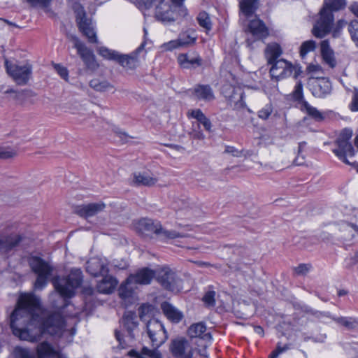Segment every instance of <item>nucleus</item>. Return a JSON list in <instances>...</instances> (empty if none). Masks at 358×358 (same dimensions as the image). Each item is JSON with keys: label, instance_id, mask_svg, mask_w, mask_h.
Here are the masks:
<instances>
[{"label": "nucleus", "instance_id": "0eeeda50", "mask_svg": "<svg viewBox=\"0 0 358 358\" xmlns=\"http://www.w3.org/2000/svg\"><path fill=\"white\" fill-rule=\"evenodd\" d=\"M352 136V129H343L335 141V145L337 148L332 150L335 155L345 164H350L347 156L353 157L355 155V149L350 141Z\"/></svg>", "mask_w": 358, "mask_h": 358}, {"label": "nucleus", "instance_id": "cd10ccee", "mask_svg": "<svg viewBox=\"0 0 358 358\" xmlns=\"http://www.w3.org/2000/svg\"><path fill=\"white\" fill-rule=\"evenodd\" d=\"M162 310L166 317L173 322L178 323L182 318V313L168 302L161 305Z\"/></svg>", "mask_w": 358, "mask_h": 358}, {"label": "nucleus", "instance_id": "774afa93", "mask_svg": "<svg viewBox=\"0 0 358 358\" xmlns=\"http://www.w3.org/2000/svg\"><path fill=\"white\" fill-rule=\"evenodd\" d=\"M294 164L297 166H301V165H303L304 164V161H303V158H302L301 159H299V157H296L295 159H294Z\"/></svg>", "mask_w": 358, "mask_h": 358}, {"label": "nucleus", "instance_id": "393cba45", "mask_svg": "<svg viewBox=\"0 0 358 358\" xmlns=\"http://www.w3.org/2000/svg\"><path fill=\"white\" fill-rule=\"evenodd\" d=\"M178 61L180 66L185 69L195 68L202 64V59L197 54H194V55L180 54Z\"/></svg>", "mask_w": 358, "mask_h": 358}, {"label": "nucleus", "instance_id": "37998d69", "mask_svg": "<svg viewBox=\"0 0 358 358\" xmlns=\"http://www.w3.org/2000/svg\"><path fill=\"white\" fill-rule=\"evenodd\" d=\"M273 111V107L271 103L266 104L262 108H261L258 113V117L266 120L269 118Z\"/></svg>", "mask_w": 358, "mask_h": 358}, {"label": "nucleus", "instance_id": "b1692460", "mask_svg": "<svg viewBox=\"0 0 358 358\" xmlns=\"http://www.w3.org/2000/svg\"><path fill=\"white\" fill-rule=\"evenodd\" d=\"M300 104L301 110L316 122H322L327 116V112L320 111L317 108L312 106L305 100H303Z\"/></svg>", "mask_w": 358, "mask_h": 358}, {"label": "nucleus", "instance_id": "c03bdc74", "mask_svg": "<svg viewBox=\"0 0 358 358\" xmlns=\"http://www.w3.org/2000/svg\"><path fill=\"white\" fill-rule=\"evenodd\" d=\"M348 31L350 34L351 38L358 47V21H352L348 26Z\"/></svg>", "mask_w": 358, "mask_h": 358}, {"label": "nucleus", "instance_id": "dca6fc26", "mask_svg": "<svg viewBox=\"0 0 358 358\" xmlns=\"http://www.w3.org/2000/svg\"><path fill=\"white\" fill-rule=\"evenodd\" d=\"M21 241V236L17 234H0V255L8 257Z\"/></svg>", "mask_w": 358, "mask_h": 358}, {"label": "nucleus", "instance_id": "f257e3e1", "mask_svg": "<svg viewBox=\"0 0 358 358\" xmlns=\"http://www.w3.org/2000/svg\"><path fill=\"white\" fill-rule=\"evenodd\" d=\"M39 299L33 294H22L10 318L13 333L21 340L36 341L45 333L60 335L64 327L60 313H54L45 319L39 315Z\"/></svg>", "mask_w": 358, "mask_h": 358}, {"label": "nucleus", "instance_id": "58836bf2", "mask_svg": "<svg viewBox=\"0 0 358 358\" xmlns=\"http://www.w3.org/2000/svg\"><path fill=\"white\" fill-rule=\"evenodd\" d=\"M199 24L206 29V31H210L212 28V22L209 15L205 12H200L196 17Z\"/></svg>", "mask_w": 358, "mask_h": 358}, {"label": "nucleus", "instance_id": "e433bc0d", "mask_svg": "<svg viewBox=\"0 0 358 358\" xmlns=\"http://www.w3.org/2000/svg\"><path fill=\"white\" fill-rule=\"evenodd\" d=\"M90 86L97 92H106L113 88V86L107 80H100L99 79L90 80Z\"/></svg>", "mask_w": 358, "mask_h": 358}, {"label": "nucleus", "instance_id": "5701e85b", "mask_svg": "<svg viewBox=\"0 0 358 358\" xmlns=\"http://www.w3.org/2000/svg\"><path fill=\"white\" fill-rule=\"evenodd\" d=\"M157 179L149 171L136 172L133 174L132 184L136 186H152Z\"/></svg>", "mask_w": 358, "mask_h": 358}, {"label": "nucleus", "instance_id": "603ef678", "mask_svg": "<svg viewBox=\"0 0 358 358\" xmlns=\"http://www.w3.org/2000/svg\"><path fill=\"white\" fill-rule=\"evenodd\" d=\"M16 152L11 149L0 148V159H7L15 157Z\"/></svg>", "mask_w": 358, "mask_h": 358}, {"label": "nucleus", "instance_id": "680f3d73", "mask_svg": "<svg viewBox=\"0 0 358 358\" xmlns=\"http://www.w3.org/2000/svg\"><path fill=\"white\" fill-rule=\"evenodd\" d=\"M352 13L358 17V2L352 3L350 7Z\"/></svg>", "mask_w": 358, "mask_h": 358}, {"label": "nucleus", "instance_id": "e2e57ef3", "mask_svg": "<svg viewBox=\"0 0 358 358\" xmlns=\"http://www.w3.org/2000/svg\"><path fill=\"white\" fill-rule=\"evenodd\" d=\"M307 69L309 72H317L320 70V66L315 64H310L307 67Z\"/></svg>", "mask_w": 358, "mask_h": 358}, {"label": "nucleus", "instance_id": "bf43d9fd", "mask_svg": "<svg viewBox=\"0 0 358 358\" xmlns=\"http://www.w3.org/2000/svg\"><path fill=\"white\" fill-rule=\"evenodd\" d=\"M224 152L232 155L234 157H238L241 156V152L233 146H226Z\"/></svg>", "mask_w": 358, "mask_h": 358}, {"label": "nucleus", "instance_id": "f03ea898", "mask_svg": "<svg viewBox=\"0 0 358 358\" xmlns=\"http://www.w3.org/2000/svg\"><path fill=\"white\" fill-rule=\"evenodd\" d=\"M345 6L346 0H324L319 17L313 27V34L322 38L329 34L334 21L333 12L342 10Z\"/></svg>", "mask_w": 358, "mask_h": 358}, {"label": "nucleus", "instance_id": "1a4fd4ad", "mask_svg": "<svg viewBox=\"0 0 358 358\" xmlns=\"http://www.w3.org/2000/svg\"><path fill=\"white\" fill-rule=\"evenodd\" d=\"M270 75L272 79L279 81L285 79L292 75L295 79L301 74V67L298 65H294L291 62L284 59H280L275 61L273 64H271Z\"/></svg>", "mask_w": 358, "mask_h": 358}, {"label": "nucleus", "instance_id": "a211bd4d", "mask_svg": "<svg viewBox=\"0 0 358 358\" xmlns=\"http://www.w3.org/2000/svg\"><path fill=\"white\" fill-rule=\"evenodd\" d=\"M87 271L93 276H103L108 274L109 270L106 259L93 257L87 262Z\"/></svg>", "mask_w": 358, "mask_h": 358}, {"label": "nucleus", "instance_id": "4be33fe9", "mask_svg": "<svg viewBox=\"0 0 358 358\" xmlns=\"http://www.w3.org/2000/svg\"><path fill=\"white\" fill-rule=\"evenodd\" d=\"M313 96L323 98L331 92V83L326 78L317 79L312 85Z\"/></svg>", "mask_w": 358, "mask_h": 358}, {"label": "nucleus", "instance_id": "c9c22d12", "mask_svg": "<svg viewBox=\"0 0 358 358\" xmlns=\"http://www.w3.org/2000/svg\"><path fill=\"white\" fill-rule=\"evenodd\" d=\"M338 324L344 327L348 330L354 329L358 327L356 319L349 317H331Z\"/></svg>", "mask_w": 358, "mask_h": 358}, {"label": "nucleus", "instance_id": "79ce46f5", "mask_svg": "<svg viewBox=\"0 0 358 358\" xmlns=\"http://www.w3.org/2000/svg\"><path fill=\"white\" fill-rule=\"evenodd\" d=\"M14 356L15 358H36L34 353L28 349L21 347H16L14 350Z\"/></svg>", "mask_w": 358, "mask_h": 358}, {"label": "nucleus", "instance_id": "20e7f679", "mask_svg": "<svg viewBox=\"0 0 358 358\" xmlns=\"http://www.w3.org/2000/svg\"><path fill=\"white\" fill-rule=\"evenodd\" d=\"M136 228L142 234L150 236L155 234L162 241L186 237L185 234L175 230L165 229L160 222L148 218L141 219L137 223Z\"/></svg>", "mask_w": 358, "mask_h": 358}, {"label": "nucleus", "instance_id": "a18cd8bd", "mask_svg": "<svg viewBox=\"0 0 358 358\" xmlns=\"http://www.w3.org/2000/svg\"><path fill=\"white\" fill-rule=\"evenodd\" d=\"M134 319L135 314L131 312L127 313L123 316L122 320L124 324L128 329L131 330L132 328H134L137 326V323L134 321Z\"/></svg>", "mask_w": 358, "mask_h": 358}, {"label": "nucleus", "instance_id": "7ed1b4c3", "mask_svg": "<svg viewBox=\"0 0 358 358\" xmlns=\"http://www.w3.org/2000/svg\"><path fill=\"white\" fill-rule=\"evenodd\" d=\"M83 282V273L79 268H72L65 278L57 277L53 284L56 290L63 298H71L75 294V290Z\"/></svg>", "mask_w": 358, "mask_h": 358}, {"label": "nucleus", "instance_id": "13d9d810", "mask_svg": "<svg viewBox=\"0 0 358 358\" xmlns=\"http://www.w3.org/2000/svg\"><path fill=\"white\" fill-rule=\"evenodd\" d=\"M309 270L308 265L300 264L294 268L295 272L299 275L306 274Z\"/></svg>", "mask_w": 358, "mask_h": 358}, {"label": "nucleus", "instance_id": "bb28decb", "mask_svg": "<svg viewBox=\"0 0 358 358\" xmlns=\"http://www.w3.org/2000/svg\"><path fill=\"white\" fill-rule=\"evenodd\" d=\"M321 54L324 62L331 68L336 66V62L334 57V52L330 48L329 43L327 40H324L320 43Z\"/></svg>", "mask_w": 358, "mask_h": 358}, {"label": "nucleus", "instance_id": "052dcab7", "mask_svg": "<svg viewBox=\"0 0 358 358\" xmlns=\"http://www.w3.org/2000/svg\"><path fill=\"white\" fill-rule=\"evenodd\" d=\"M190 135L192 136V138L195 139L202 140L205 138V135L200 130L194 129L191 132Z\"/></svg>", "mask_w": 358, "mask_h": 358}, {"label": "nucleus", "instance_id": "473e14b6", "mask_svg": "<svg viewBox=\"0 0 358 358\" xmlns=\"http://www.w3.org/2000/svg\"><path fill=\"white\" fill-rule=\"evenodd\" d=\"M187 116L196 119L199 124L203 126L204 129L208 131H211L212 124L210 120L204 115L200 109H195L188 111Z\"/></svg>", "mask_w": 358, "mask_h": 358}, {"label": "nucleus", "instance_id": "4c0bfd02", "mask_svg": "<svg viewBox=\"0 0 358 358\" xmlns=\"http://www.w3.org/2000/svg\"><path fill=\"white\" fill-rule=\"evenodd\" d=\"M98 54L108 60H114L117 62L120 52L117 51L110 50L106 47L101 46L97 49Z\"/></svg>", "mask_w": 358, "mask_h": 358}, {"label": "nucleus", "instance_id": "338daca9", "mask_svg": "<svg viewBox=\"0 0 358 358\" xmlns=\"http://www.w3.org/2000/svg\"><path fill=\"white\" fill-rule=\"evenodd\" d=\"M255 331L261 336L264 335V329L259 326L255 327Z\"/></svg>", "mask_w": 358, "mask_h": 358}, {"label": "nucleus", "instance_id": "de8ad7c7", "mask_svg": "<svg viewBox=\"0 0 358 358\" xmlns=\"http://www.w3.org/2000/svg\"><path fill=\"white\" fill-rule=\"evenodd\" d=\"M215 292L213 290L208 291L206 292L202 298V301L207 306L213 307L215 304Z\"/></svg>", "mask_w": 358, "mask_h": 358}, {"label": "nucleus", "instance_id": "ea45409f", "mask_svg": "<svg viewBox=\"0 0 358 358\" xmlns=\"http://www.w3.org/2000/svg\"><path fill=\"white\" fill-rule=\"evenodd\" d=\"M6 94H11V97L17 101L19 103L22 104V99L24 98V97H26L27 96L29 95V94L31 93V92L29 91H27V90H21V91H15L13 89H9V90H7L6 92H5Z\"/></svg>", "mask_w": 358, "mask_h": 358}, {"label": "nucleus", "instance_id": "c85d7f7f", "mask_svg": "<svg viewBox=\"0 0 358 358\" xmlns=\"http://www.w3.org/2000/svg\"><path fill=\"white\" fill-rule=\"evenodd\" d=\"M282 50L280 45L273 43L268 44L265 50V56L267 59L268 64H272L275 61H278L280 56L282 55Z\"/></svg>", "mask_w": 358, "mask_h": 358}, {"label": "nucleus", "instance_id": "f3484780", "mask_svg": "<svg viewBox=\"0 0 358 358\" xmlns=\"http://www.w3.org/2000/svg\"><path fill=\"white\" fill-rule=\"evenodd\" d=\"M155 272L150 268H143L136 273L131 274L126 280L125 286L131 284L148 285L155 276Z\"/></svg>", "mask_w": 358, "mask_h": 358}, {"label": "nucleus", "instance_id": "ddd939ff", "mask_svg": "<svg viewBox=\"0 0 358 358\" xmlns=\"http://www.w3.org/2000/svg\"><path fill=\"white\" fill-rule=\"evenodd\" d=\"M169 350L175 358H193L194 348L185 338H177L171 341Z\"/></svg>", "mask_w": 358, "mask_h": 358}, {"label": "nucleus", "instance_id": "c756f323", "mask_svg": "<svg viewBox=\"0 0 358 358\" xmlns=\"http://www.w3.org/2000/svg\"><path fill=\"white\" fill-rule=\"evenodd\" d=\"M206 327L204 323L199 322L194 324L188 329V335L191 338H201L210 339L211 336L209 333H206Z\"/></svg>", "mask_w": 358, "mask_h": 358}, {"label": "nucleus", "instance_id": "09e8293b", "mask_svg": "<svg viewBox=\"0 0 358 358\" xmlns=\"http://www.w3.org/2000/svg\"><path fill=\"white\" fill-rule=\"evenodd\" d=\"M293 98L296 101H302L303 100V85L301 81H298L294 87V90L292 92Z\"/></svg>", "mask_w": 358, "mask_h": 358}, {"label": "nucleus", "instance_id": "3c124183", "mask_svg": "<svg viewBox=\"0 0 358 358\" xmlns=\"http://www.w3.org/2000/svg\"><path fill=\"white\" fill-rule=\"evenodd\" d=\"M55 70L57 71V73L62 78L65 80L66 81L68 80L69 78V71L68 69L64 67V66L58 64H53Z\"/></svg>", "mask_w": 358, "mask_h": 358}, {"label": "nucleus", "instance_id": "aec40b11", "mask_svg": "<svg viewBox=\"0 0 358 358\" xmlns=\"http://www.w3.org/2000/svg\"><path fill=\"white\" fill-rule=\"evenodd\" d=\"M144 48L142 43L135 51L128 55L120 53L117 62L123 68L128 70L135 69L139 64L138 54Z\"/></svg>", "mask_w": 358, "mask_h": 358}, {"label": "nucleus", "instance_id": "6ab92c4d", "mask_svg": "<svg viewBox=\"0 0 358 358\" xmlns=\"http://www.w3.org/2000/svg\"><path fill=\"white\" fill-rule=\"evenodd\" d=\"M189 93L196 100L204 102L212 101L215 98L213 89L208 85H196L189 90Z\"/></svg>", "mask_w": 358, "mask_h": 358}, {"label": "nucleus", "instance_id": "2eb2a0df", "mask_svg": "<svg viewBox=\"0 0 358 358\" xmlns=\"http://www.w3.org/2000/svg\"><path fill=\"white\" fill-rule=\"evenodd\" d=\"M74 47L77 49L78 54L83 59L87 69L92 71L98 69L99 64L92 50L88 49L78 38H76L75 40Z\"/></svg>", "mask_w": 358, "mask_h": 358}, {"label": "nucleus", "instance_id": "49530a36", "mask_svg": "<svg viewBox=\"0 0 358 358\" xmlns=\"http://www.w3.org/2000/svg\"><path fill=\"white\" fill-rule=\"evenodd\" d=\"M153 310V306L148 303L142 304L138 308V314L141 320H146V317L150 316Z\"/></svg>", "mask_w": 358, "mask_h": 358}, {"label": "nucleus", "instance_id": "69168bd1", "mask_svg": "<svg viewBox=\"0 0 358 358\" xmlns=\"http://www.w3.org/2000/svg\"><path fill=\"white\" fill-rule=\"evenodd\" d=\"M115 132L116 134H118V136L122 138V136H123L125 138L127 137V136L126 135V134L124 132H123L119 128H115Z\"/></svg>", "mask_w": 358, "mask_h": 358}, {"label": "nucleus", "instance_id": "8fccbe9b", "mask_svg": "<svg viewBox=\"0 0 358 358\" xmlns=\"http://www.w3.org/2000/svg\"><path fill=\"white\" fill-rule=\"evenodd\" d=\"M181 46L178 39L172 40L169 42L164 43L162 45V48L166 51H172L175 49L180 48Z\"/></svg>", "mask_w": 358, "mask_h": 358}, {"label": "nucleus", "instance_id": "4468645a", "mask_svg": "<svg viewBox=\"0 0 358 358\" xmlns=\"http://www.w3.org/2000/svg\"><path fill=\"white\" fill-rule=\"evenodd\" d=\"M176 6L165 0L162 3L157 4L155 8V17L164 24L173 22L176 20Z\"/></svg>", "mask_w": 358, "mask_h": 358}, {"label": "nucleus", "instance_id": "4d7b16f0", "mask_svg": "<svg viewBox=\"0 0 358 358\" xmlns=\"http://www.w3.org/2000/svg\"><path fill=\"white\" fill-rule=\"evenodd\" d=\"M145 6L148 8L155 6L157 7V4L162 3L165 0H141Z\"/></svg>", "mask_w": 358, "mask_h": 358}, {"label": "nucleus", "instance_id": "6e6552de", "mask_svg": "<svg viewBox=\"0 0 358 358\" xmlns=\"http://www.w3.org/2000/svg\"><path fill=\"white\" fill-rule=\"evenodd\" d=\"M73 10L80 31L87 38L90 43H97L98 38L94 25L92 19L87 17L84 7L81 4L76 3L73 5Z\"/></svg>", "mask_w": 358, "mask_h": 358}, {"label": "nucleus", "instance_id": "39448f33", "mask_svg": "<svg viewBox=\"0 0 358 358\" xmlns=\"http://www.w3.org/2000/svg\"><path fill=\"white\" fill-rule=\"evenodd\" d=\"M28 262L31 271L37 275L34 283L35 289H42L48 284L55 268L49 259L38 256H31Z\"/></svg>", "mask_w": 358, "mask_h": 358}, {"label": "nucleus", "instance_id": "6e6d98bb", "mask_svg": "<svg viewBox=\"0 0 358 358\" xmlns=\"http://www.w3.org/2000/svg\"><path fill=\"white\" fill-rule=\"evenodd\" d=\"M33 6L47 8L49 6L51 0H27Z\"/></svg>", "mask_w": 358, "mask_h": 358}, {"label": "nucleus", "instance_id": "a878e982", "mask_svg": "<svg viewBox=\"0 0 358 358\" xmlns=\"http://www.w3.org/2000/svg\"><path fill=\"white\" fill-rule=\"evenodd\" d=\"M103 277V279L96 285L98 292L103 294L111 293L117 285V281L115 278L107 274Z\"/></svg>", "mask_w": 358, "mask_h": 358}, {"label": "nucleus", "instance_id": "423d86ee", "mask_svg": "<svg viewBox=\"0 0 358 358\" xmlns=\"http://www.w3.org/2000/svg\"><path fill=\"white\" fill-rule=\"evenodd\" d=\"M7 73L19 85H25L32 77V65L27 62L14 63L5 60Z\"/></svg>", "mask_w": 358, "mask_h": 358}, {"label": "nucleus", "instance_id": "2f4dec72", "mask_svg": "<svg viewBox=\"0 0 358 358\" xmlns=\"http://www.w3.org/2000/svg\"><path fill=\"white\" fill-rule=\"evenodd\" d=\"M241 13L247 18L252 16L258 8V0H241L239 3Z\"/></svg>", "mask_w": 358, "mask_h": 358}, {"label": "nucleus", "instance_id": "f8f14e48", "mask_svg": "<svg viewBox=\"0 0 358 358\" xmlns=\"http://www.w3.org/2000/svg\"><path fill=\"white\" fill-rule=\"evenodd\" d=\"M157 281L166 289L178 292L181 288V280L176 272L168 267L162 268L157 273Z\"/></svg>", "mask_w": 358, "mask_h": 358}, {"label": "nucleus", "instance_id": "5fc2aeb1", "mask_svg": "<svg viewBox=\"0 0 358 358\" xmlns=\"http://www.w3.org/2000/svg\"><path fill=\"white\" fill-rule=\"evenodd\" d=\"M289 348V345L285 344V345H284L283 346H282V345H280V343H278V345H277L276 349H275V350H273V351L271 352V355H270V357H269V358H277V357H278V356L280 354H281V353H282V352H285V351H286V350H287Z\"/></svg>", "mask_w": 358, "mask_h": 358}, {"label": "nucleus", "instance_id": "9d476101", "mask_svg": "<svg viewBox=\"0 0 358 358\" xmlns=\"http://www.w3.org/2000/svg\"><path fill=\"white\" fill-rule=\"evenodd\" d=\"M247 31L250 34L246 39L247 46L251 49L255 48V43L266 38L268 36V29L264 22L257 16L250 20Z\"/></svg>", "mask_w": 358, "mask_h": 358}, {"label": "nucleus", "instance_id": "a19ab883", "mask_svg": "<svg viewBox=\"0 0 358 358\" xmlns=\"http://www.w3.org/2000/svg\"><path fill=\"white\" fill-rule=\"evenodd\" d=\"M315 47V42L314 41L310 40L303 42L300 48L301 57L304 58L309 52L313 51Z\"/></svg>", "mask_w": 358, "mask_h": 358}, {"label": "nucleus", "instance_id": "864d4df0", "mask_svg": "<svg viewBox=\"0 0 358 358\" xmlns=\"http://www.w3.org/2000/svg\"><path fill=\"white\" fill-rule=\"evenodd\" d=\"M350 109L353 112L358 111V90L355 88L351 103L349 105Z\"/></svg>", "mask_w": 358, "mask_h": 358}, {"label": "nucleus", "instance_id": "9b49d317", "mask_svg": "<svg viewBox=\"0 0 358 358\" xmlns=\"http://www.w3.org/2000/svg\"><path fill=\"white\" fill-rule=\"evenodd\" d=\"M146 329L152 345L155 348L160 347L168 338L164 325L158 320H150L146 324Z\"/></svg>", "mask_w": 358, "mask_h": 358}, {"label": "nucleus", "instance_id": "f704fd0d", "mask_svg": "<svg viewBox=\"0 0 358 358\" xmlns=\"http://www.w3.org/2000/svg\"><path fill=\"white\" fill-rule=\"evenodd\" d=\"M178 39L181 48H182L193 45L196 40V36L194 31L187 30L180 33Z\"/></svg>", "mask_w": 358, "mask_h": 358}, {"label": "nucleus", "instance_id": "7c9ffc66", "mask_svg": "<svg viewBox=\"0 0 358 358\" xmlns=\"http://www.w3.org/2000/svg\"><path fill=\"white\" fill-rule=\"evenodd\" d=\"M38 358H60L58 352L47 342L40 343L37 347Z\"/></svg>", "mask_w": 358, "mask_h": 358}, {"label": "nucleus", "instance_id": "0e129e2a", "mask_svg": "<svg viewBox=\"0 0 358 358\" xmlns=\"http://www.w3.org/2000/svg\"><path fill=\"white\" fill-rule=\"evenodd\" d=\"M176 7H178V8L181 11V13H180L181 15H182V16L187 15V10L185 7H183V6L182 4L176 5Z\"/></svg>", "mask_w": 358, "mask_h": 358}, {"label": "nucleus", "instance_id": "412c9836", "mask_svg": "<svg viewBox=\"0 0 358 358\" xmlns=\"http://www.w3.org/2000/svg\"><path fill=\"white\" fill-rule=\"evenodd\" d=\"M105 208L106 204L103 202L91 203L78 206L76 212L80 217L87 218L102 212Z\"/></svg>", "mask_w": 358, "mask_h": 358}, {"label": "nucleus", "instance_id": "72a5a7b5", "mask_svg": "<svg viewBox=\"0 0 358 358\" xmlns=\"http://www.w3.org/2000/svg\"><path fill=\"white\" fill-rule=\"evenodd\" d=\"M129 355L137 358H162V355L158 350H150L147 347H143L141 352L136 350H131Z\"/></svg>", "mask_w": 358, "mask_h": 358}]
</instances>
